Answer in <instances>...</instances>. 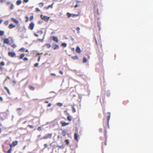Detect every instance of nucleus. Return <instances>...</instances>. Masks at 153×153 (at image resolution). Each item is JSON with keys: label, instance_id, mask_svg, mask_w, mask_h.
<instances>
[{"label": "nucleus", "instance_id": "nucleus-23", "mask_svg": "<svg viewBox=\"0 0 153 153\" xmlns=\"http://www.w3.org/2000/svg\"><path fill=\"white\" fill-rule=\"evenodd\" d=\"M4 32L3 30H0V36H2L4 35Z\"/></svg>", "mask_w": 153, "mask_h": 153}, {"label": "nucleus", "instance_id": "nucleus-41", "mask_svg": "<svg viewBox=\"0 0 153 153\" xmlns=\"http://www.w3.org/2000/svg\"><path fill=\"white\" fill-rule=\"evenodd\" d=\"M106 95L107 96L109 97L110 95V93L109 91H108L107 92Z\"/></svg>", "mask_w": 153, "mask_h": 153}, {"label": "nucleus", "instance_id": "nucleus-31", "mask_svg": "<svg viewBox=\"0 0 153 153\" xmlns=\"http://www.w3.org/2000/svg\"><path fill=\"white\" fill-rule=\"evenodd\" d=\"M48 48H49L51 47V45L49 44H46L45 45Z\"/></svg>", "mask_w": 153, "mask_h": 153}, {"label": "nucleus", "instance_id": "nucleus-45", "mask_svg": "<svg viewBox=\"0 0 153 153\" xmlns=\"http://www.w3.org/2000/svg\"><path fill=\"white\" fill-rule=\"evenodd\" d=\"M23 60L24 61H28V59L26 57H24V58H23Z\"/></svg>", "mask_w": 153, "mask_h": 153}, {"label": "nucleus", "instance_id": "nucleus-43", "mask_svg": "<svg viewBox=\"0 0 153 153\" xmlns=\"http://www.w3.org/2000/svg\"><path fill=\"white\" fill-rule=\"evenodd\" d=\"M35 11L36 12H39L40 11V10L38 8H36L35 9Z\"/></svg>", "mask_w": 153, "mask_h": 153}, {"label": "nucleus", "instance_id": "nucleus-50", "mask_svg": "<svg viewBox=\"0 0 153 153\" xmlns=\"http://www.w3.org/2000/svg\"><path fill=\"white\" fill-rule=\"evenodd\" d=\"M6 0H0V2L3 3Z\"/></svg>", "mask_w": 153, "mask_h": 153}, {"label": "nucleus", "instance_id": "nucleus-61", "mask_svg": "<svg viewBox=\"0 0 153 153\" xmlns=\"http://www.w3.org/2000/svg\"><path fill=\"white\" fill-rule=\"evenodd\" d=\"M78 7V4H76L75 5L74 7L76 8V7Z\"/></svg>", "mask_w": 153, "mask_h": 153}, {"label": "nucleus", "instance_id": "nucleus-34", "mask_svg": "<svg viewBox=\"0 0 153 153\" xmlns=\"http://www.w3.org/2000/svg\"><path fill=\"white\" fill-rule=\"evenodd\" d=\"M87 59H86L85 57H84L83 59V63L86 62H87Z\"/></svg>", "mask_w": 153, "mask_h": 153}, {"label": "nucleus", "instance_id": "nucleus-3", "mask_svg": "<svg viewBox=\"0 0 153 153\" xmlns=\"http://www.w3.org/2000/svg\"><path fill=\"white\" fill-rule=\"evenodd\" d=\"M52 136V133H49L45 134L44 137L41 138V139L46 140L48 139H51V138Z\"/></svg>", "mask_w": 153, "mask_h": 153}, {"label": "nucleus", "instance_id": "nucleus-63", "mask_svg": "<svg viewBox=\"0 0 153 153\" xmlns=\"http://www.w3.org/2000/svg\"><path fill=\"white\" fill-rule=\"evenodd\" d=\"M43 40H44V38L42 39H39V40H40V41H41L42 42H43Z\"/></svg>", "mask_w": 153, "mask_h": 153}, {"label": "nucleus", "instance_id": "nucleus-26", "mask_svg": "<svg viewBox=\"0 0 153 153\" xmlns=\"http://www.w3.org/2000/svg\"><path fill=\"white\" fill-rule=\"evenodd\" d=\"M71 58L73 59H78V57L77 56H72L71 57Z\"/></svg>", "mask_w": 153, "mask_h": 153}, {"label": "nucleus", "instance_id": "nucleus-46", "mask_svg": "<svg viewBox=\"0 0 153 153\" xmlns=\"http://www.w3.org/2000/svg\"><path fill=\"white\" fill-rule=\"evenodd\" d=\"M41 129H42V128L41 127H38V128L37 129V130L39 131H40L41 130Z\"/></svg>", "mask_w": 153, "mask_h": 153}, {"label": "nucleus", "instance_id": "nucleus-10", "mask_svg": "<svg viewBox=\"0 0 153 153\" xmlns=\"http://www.w3.org/2000/svg\"><path fill=\"white\" fill-rule=\"evenodd\" d=\"M4 43V44H8L9 43V41L8 39L5 38L3 40Z\"/></svg>", "mask_w": 153, "mask_h": 153}, {"label": "nucleus", "instance_id": "nucleus-48", "mask_svg": "<svg viewBox=\"0 0 153 153\" xmlns=\"http://www.w3.org/2000/svg\"><path fill=\"white\" fill-rule=\"evenodd\" d=\"M33 16H30V20H33Z\"/></svg>", "mask_w": 153, "mask_h": 153}, {"label": "nucleus", "instance_id": "nucleus-27", "mask_svg": "<svg viewBox=\"0 0 153 153\" xmlns=\"http://www.w3.org/2000/svg\"><path fill=\"white\" fill-rule=\"evenodd\" d=\"M72 14H71L69 13H67V16L68 18H70Z\"/></svg>", "mask_w": 153, "mask_h": 153}, {"label": "nucleus", "instance_id": "nucleus-42", "mask_svg": "<svg viewBox=\"0 0 153 153\" xmlns=\"http://www.w3.org/2000/svg\"><path fill=\"white\" fill-rule=\"evenodd\" d=\"M80 30V28L79 27H77L76 28V30L77 31L78 33H79V30Z\"/></svg>", "mask_w": 153, "mask_h": 153}, {"label": "nucleus", "instance_id": "nucleus-9", "mask_svg": "<svg viewBox=\"0 0 153 153\" xmlns=\"http://www.w3.org/2000/svg\"><path fill=\"white\" fill-rule=\"evenodd\" d=\"M60 123L62 126H65L69 124V123H66L62 121H61Z\"/></svg>", "mask_w": 153, "mask_h": 153}, {"label": "nucleus", "instance_id": "nucleus-47", "mask_svg": "<svg viewBox=\"0 0 153 153\" xmlns=\"http://www.w3.org/2000/svg\"><path fill=\"white\" fill-rule=\"evenodd\" d=\"M128 101L127 100L123 101V103L124 105H126L127 103H128Z\"/></svg>", "mask_w": 153, "mask_h": 153}, {"label": "nucleus", "instance_id": "nucleus-21", "mask_svg": "<svg viewBox=\"0 0 153 153\" xmlns=\"http://www.w3.org/2000/svg\"><path fill=\"white\" fill-rule=\"evenodd\" d=\"M4 88L7 91L8 94H9V95H10V92L9 90L8 89V88L7 87H5Z\"/></svg>", "mask_w": 153, "mask_h": 153}, {"label": "nucleus", "instance_id": "nucleus-62", "mask_svg": "<svg viewBox=\"0 0 153 153\" xmlns=\"http://www.w3.org/2000/svg\"><path fill=\"white\" fill-rule=\"evenodd\" d=\"M10 2H7L6 4H7L8 5L10 4Z\"/></svg>", "mask_w": 153, "mask_h": 153}, {"label": "nucleus", "instance_id": "nucleus-28", "mask_svg": "<svg viewBox=\"0 0 153 153\" xmlns=\"http://www.w3.org/2000/svg\"><path fill=\"white\" fill-rule=\"evenodd\" d=\"M53 3L52 4H51L50 5H49L48 7H47V9H48L49 8H52L53 7Z\"/></svg>", "mask_w": 153, "mask_h": 153}, {"label": "nucleus", "instance_id": "nucleus-17", "mask_svg": "<svg viewBox=\"0 0 153 153\" xmlns=\"http://www.w3.org/2000/svg\"><path fill=\"white\" fill-rule=\"evenodd\" d=\"M78 135L76 133H75L74 134V139L76 141H77L78 140Z\"/></svg>", "mask_w": 153, "mask_h": 153}, {"label": "nucleus", "instance_id": "nucleus-13", "mask_svg": "<svg viewBox=\"0 0 153 153\" xmlns=\"http://www.w3.org/2000/svg\"><path fill=\"white\" fill-rule=\"evenodd\" d=\"M52 39L53 41L56 42H58V39L56 37H55L54 36H53Z\"/></svg>", "mask_w": 153, "mask_h": 153}, {"label": "nucleus", "instance_id": "nucleus-38", "mask_svg": "<svg viewBox=\"0 0 153 153\" xmlns=\"http://www.w3.org/2000/svg\"><path fill=\"white\" fill-rule=\"evenodd\" d=\"M11 47H12L13 48H15L16 47V44H13V45H11Z\"/></svg>", "mask_w": 153, "mask_h": 153}, {"label": "nucleus", "instance_id": "nucleus-24", "mask_svg": "<svg viewBox=\"0 0 153 153\" xmlns=\"http://www.w3.org/2000/svg\"><path fill=\"white\" fill-rule=\"evenodd\" d=\"M79 15V14H72L71 16L73 17H77Z\"/></svg>", "mask_w": 153, "mask_h": 153}, {"label": "nucleus", "instance_id": "nucleus-18", "mask_svg": "<svg viewBox=\"0 0 153 153\" xmlns=\"http://www.w3.org/2000/svg\"><path fill=\"white\" fill-rule=\"evenodd\" d=\"M53 49L54 50L57 49L59 48V47L58 45H55L53 46Z\"/></svg>", "mask_w": 153, "mask_h": 153}, {"label": "nucleus", "instance_id": "nucleus-15", "mask_svg": "<svg viewBox=\"0 0 153 153\" xmlns=\"http://www.w3.org/2000/svg\"><path fill=\"white\" fill-rule=\"evenodd\" d=\"M15 27L16 26L15 25H14L12 24H11L9 25L8 27L10 29H11Z\"/></svg>", "mask_w": 153, "mask_h": 153}, {"label": "nucleus", "instance_id": "nucleus-44", "mask_svg": "<svg viewBox=\"0 0 153 153\" xmlns=\"http://www.w3.org/2000/svg\"><path fill=\"white\" fill-rule=\"evenodd\" d=\"M28 126L29 127H30V128H33L34 127L33 126L29 125H28Z\"/></svg>", "mask_w": 153, "mask_h": 153}, {"label": "nucleus", "instance_id": "nucleus-53", "mask_svg": "<svg viewBox=\"0 0 153 153\" xmlns=\"http://www.w3.org/2000/svg\"><path fill=\"white\" fill-rule=\"evenodd\" d=\"M38 32L40 33L41 34H42L43 33V32L42 31H38Z\"/></svg>", "mask_w": 153, "mask_h": 153}, {"label": "nucleus", "instance_id": "nucleus-55", "mask_svg": "<svg viewBox=\"0 0 153 153\" xmlns=\"http://www.w3.org/2000/svg\"><path fill=\"white\" fill-rule=\"evenodd\" d=\"M40 58H41L40 56L39 57L38 59V62L40 60Z\"/></svg>", "mask_w": 153, "mask_h": 153}, {"label": "nucleus", "instance_id": "nucleus-51", "mask_svg": "<svg viewBox=\"0 0 153 153\" xmlns=\"http://www.w3.org/2000/svg\"><path fill=\"white\" fill-rule=\"evenodd\" d=\"M26 22H28V18L27 16H26Z\"/></svg>", "mask_w": 153, "mask_h": 153}, {"label": "nucleus", "instance_id": "nucleus-19", "mask_svg": "<svg viewBox=\"0 0 153 153\" xmlns=\"http://www.w3.org/2000/svg\"><path fill=\"white\" fill-rule=\"evenodd\" d=\"M29 88L30 90L32 91H33L35 89V88L32 85H30Z\"/></svg>", "mask_w": 153, "mask_h": 153}, {"label": "nucleus", "instance_id": "nucleus-59", "mask_svg": "<svg viewBox=\"0 0 153 153\" xmlns=\"http://www.w3.org/2000/svg\"><path fill=\"white\" fill-rule=\"evenodd\" d=\"M34 35L35 36H36V37H38V35L37 34H36V33H34Z\"/></svg>", "mask_w": 153, "mask_h": 153}, {"label": "nucleus", "instance_id": "nucleus-36", "mask_svg": "<svg viewBox=\"0 0 153 153\" xmlns=\"http://www.w3.org/2000/svg\"><path fill=\"white\" fill-rule=\"evenodd\" d=\"M12 150V148H10V149L7 151V153H11Z\"/></svg>", "mask_w": 153, "mask_h": 153}, {"label": "nucleus", "instance_id": "nucleus-12", "mask_svg": "<svg viewBox=\"0 0 153 153\" xmlns=\"http://www.w3.org/2000/svg\"><path fill=\"white\" fill-rule=\"evenodd\" d=\"M11 19L16 24H18L19 23V21L15 18H12Z\"/></svg>", "mask_w": 153, "mask_h": 153}, {"label": "nucleus", "instance_id": "nucleus-22", "mask_svg": "<svg viewBox=\"0 0 153 153\" xmlns=\"http://www.w3.org/2000/svg\"><path fill=\"white\" fill-rule=\"evenodd\" d=\"M39 6L40 7H42L44 6V4L42 2L40 3L39 4Z\"/></svg>", "mask_w": 153, "mask_h": 153}, {"label": "nucleus", "instance_id": "nucleus-37", "mask_svg": "<svg viewBox=\"0 0 153 153\" xmlns=\"http://www.w3.org/2000/svg\"><path fill=\"white\" fill-rule=\"evenodd\" d=\"M61 45L64 47H65L67 46V44L66 43H62L61 44Z\"/></svg>", "mask_w": 153, "mask_h": 153}, {"label": "nucleus", "instance_id": "nucleus-32", "mask_svg": "<svg viewBox=\"0 0 153 153\" xmlns=\"http://www.w3.org/2000/svg\"><path fill=\"white\" fill-rule=\"evenodd\" d=\"M62 134L64 136H65L66 135V133L65 131H62Z\"/></svg>", "mask_w": 153, "mask_h": 153}, {"label": "nucleus", "instance_id": "nucleus-52", "mask_svg": "<svg viewBox=\"0 0 153 153\" xmlns=\"http://www.w3.org/2000/svg\"><path fill=\"white\" fill-rule=\"evenodd\" d=\"M44 147H45V148H46L47 147L48 145H47V144H45L44 145Z\"/></svg>", "mask_w": 153, "mask_h": 153}, {"label": "nucleus", "instance_id": "nucleus-60", "mask_svg": "<svg viewBox=\"0 0 153 153\" xmlns=\"http://www.w3.org/2000/svg\"><path fill=\"white\" fill-rule=\"evenodd\" d=\"M0 100H1V101H2L3 100L2 97H0Z\"/></svg>", "mask_w": 153, "mask_h": 153}, {"label": "nucleus", "instance_id": "nucleus-14", "mask_svg": "<svg viewBox=\"0 0 153 153\" xmlns=\"http://www.w3.org/2000/svg\"><path fill=\"white\" fill-rule=\"evenodd\" d=\"M25 56V54L24 53H21L19 57V58L20 59H23L24 57Z\"/></svg>", "mask_w": 153, "mask_h": 153}, {"label": "nucleus", "instance_id": "nucleus-29", "mask_svg": "<svg viewBox=\"0 0 153 153\" xmlns=\"http://www.w3.org/2000/svg\"><path fill=\"white\" fill-rule=\"evenodd\" d=\"M14 6L13 4H11L10 6V10H13L14 9Z\"/></svg>", "mask_w": 153, "mask_h": 153}, {"label": "nucleus", "instance_id": "nucleus-20", "mask_svg": "<svg viewBox=\"0 0 153 153\" xmlns=\"http://www.w3.org/2000/svg\"><path fill=\"white\" fill-rule=\"evenodd\" d=\"M22 3V1L20 0H18L17 1L16 4L17 5H19Z\"/></svg>", "mask_w": 153, "mask_h": 153}, {"label": "nucleus", "instance_id": "nucleus-25", "mask_svg": "<svg viewBox=\"0 0 153 153\" xmlns=\"http://www.w3.org/2000/svg\"><path fill=\"white\" fill-rule=\"evenodd\" d=\"M25 50V49L24 48H22L19 49V51L21 52H23Z\"/></svg>", "mask_w": 153, "mask_h": 153}, {"label": "nucleus", "instance_id": "nucleus-16", "mask_svg": "<svg viewBox=\"0 0 153 153\" xmlns=\"http://www.w3.org/2000/svg\"><path fill=\"white\" fill-rule=\"evenodd\" d=\"M4 65L5 63L4 62L2 61L1 62L0 65V69L1 70L2 69V67L1 66H4Z\"/></svg>", "mask_w": 153, "mask_h": 153}, {"label": "nucleus", "instance_id": "nucleus-11", "mask_svg": "<svg viewBox=\"0 0 153 153\" xmlns=\"http://www.w3.org/2000/svg\"><path fill=\"white\" fill-rule=\"evenodd\" d=\"M76 52L78 53H80L81 52L80 48L78 46H77L76 49Z\"/></svg>", "mask_w": 153, "mask_h": 153}, {"label": "nucleus", "instance_id": "nucleus-30", "mask_svg": "<svg viewBox=\"0 0 153 153\" xmlns=\"http://www.w3.org/2000/svg\"><path fill=\"white\" fill-rule=\"evenodd\" d=\"M67 118L68 120L69 121H71L72 120L71 117L70 116H68L67 117Z\"/></svg>", "mask_w": 153, "mask_h": 153}, {"label": "nucleus", "instance_id": "nucleus-8", "mask_svg": "<svg viewBox=\"0 0 153 153\" xmlns=\"http://www.w3.org/2000/svg\"><path fill=\"white\" fill-rule=\"evenodd\" d=\"M22 109V108H18L16 109L18 114L19 115H21L22 113V111H21Z\"/></svg>", "mask_w": 153, "mask_h": 153}, {"label": "nucleus", "instance_id": "nucleus-64", "mask_svg": "<svg viewBox=\"0 0 153 153\" xmlns=\"http://www.w3.org/2000/svg\"><path fill=\"white\" fill-rule=\"evenodd\" d=\"M51 75H52V76H56V74H51Z\"/></svg>", "mask_w": 153, "mask_h": 153}, {"label": "nucleus", "instance_id": "nucleus-57", "mask_svg": "<svg viewBox=\"0 0 153 153\" xmlns=\"http://www.w3.org/2000/svg\"><path fill=\"white\" fill-rule=\"evenodd\" d=\"M51 103H50L48 104V107H50L51 106Z\"/></svg>", "mask_w": 153, "mask_h": 153}, {"label": "nucleus", "instance_id": "nucleus-58", "mask_svg": "<svg viewBox=\"0 0 153 153\" xmlns=\"http://www.w3.org/2000/svg\"><path fill=\"white\" fill-rule=\"evenodd\" d=\"M106 134H107V132L105 131V138H106Z\"/></svg>", "mask_w": 153, "mask_h": 153}, {"label": "nucleus", "instance_id": "nucleus-1", "mask_svg": "<svg viewBox=\"0 0 153 153\" xmlns=\"http://www.w3.org/2000/svg\"><path fill=\"white\" fill-rule=\"evenodd\" d=\"M110 117V114L109 113H108L107 120H104L103 121V126L104 128H105L107 126L109 127V121Z\"/></svg>", "mask_w": 153, "mask_h": 153}, {"label": "nucleus", "instance_id": "nucleus-33", "mask_svg": "<svg viewBox=\"0 0 153 153\" xmlns=\"http://www.w3.org/2000/svg\"><path fill=\"white\" fill-rule=\"evenodd\" d=\"M8 23L9 21L8 20L4 22V24L6 25H8Z\"/></svg>", "mask_w": 153, "mask_h": 153}, {"label": "nucleus", "instance_id": "nucleus-40", "mask_svg": "<svg viewBox=\"0 0 153 153\" xmlns=\"http://www.w3.org/2000/svg\"><path fill=\"white\" fill-rule=\"evenodd\" d=\"M57 105L59 106H62L63 105L60 102L58 103Z\"/></svg>", "mask_w": 153, "mask_h": 153}, {"label": "nucleus", "instance_id": "nucleus-6", "mask_svg": "<svg viewBox=\"0 0 153 153\" xmlns=\"http://www.w3.org/2000/svg\"><path fill=\"white\" fill-rule=\"evenodd\" d=\"M18 144V141L16 140L13 141L11 144H9V146L10 148H12V147H14L16 145Z\"/></svg>", "mask_w": 153, "mask_h": 153}, {"label": "nucleus", "instance_id": "nucleus-4", "mask_svg": "<svg viewBox=\"0 0 153 153\" xmlns=\"http://www.w3.org/2000/svg\"><path fill=\"white\" fill-rule=\"evenodd\" d=\"M9 56L11 57H16V53L14 52L9 51L8 53Z\"/></svg>", "mask_w": 153, "mask_h": 153}, {"label": "nucleus", "instance_id": "nucleus-5", "mask_svg": "<svg viewBox=\"0 0 153 153\" xmlns=\"http://www.w3.org/2000/svg\"><path fill=\"white\" fill-rule=\"evenodd\" d=\"M41 17L42 19L43 20H44L46 22H48L50 19V17H48L47 16H43L42 15H41Z\"/></svg>", "mask_w": 153, "mask_h": 153}, {"label": "nucleus", "instance_id": "nucleus-49", "mask_svg": "<svg viewBox=\"0 0 153 153\" xmlns=\"http://www.w3.org/2000/svg\"><path fill=\"white\" fill-rule=\"evenodd\" d=\"M38 65H39V63H35L34 65V66L35 67H37L38 66Z\"/></svg>", "mask_w": 153, "mask_h": 153}, {"label": "nucleus", "instance_id": "nucleus-2", "mask_svg": "<svg viewBox=\"0 0 153 153\" xmlns=\"http://www.w3.org/2000/svg\"><path fill=\"white\" fill-rule=\"evenodd\" d=\"M94 38L96 44L98 46V44L100 43V36L97 34L96 36H94Z\"/></svg>", "mask_w": 153, "mask_h": 153}, {"label": "nucleus", "instance_id": "nucleus-39", "mask_svg": "<svg viewBox=\"0 0 153 153\" xmlns=\"http://www.w3.org/2000/svg\"><path fill=\"white\" fill-rule=\"evenodd\" d=\"M65 142L67 145H68L69 144V141L68 140H66Z\"/></svg>", "mask_w": 153, "mask_h": 153}, {"label": "nucleus", "instance_id": "nucleus-7", "mask_svg": "<svg viewBox=\"0 0 153 153\" xmlns=\"http://www.w3.org/2000/svg\"><path fill=\"white\" fill-rule=\"evenodd\" d=\"M34 27V24L33 22H31L29 24L28 28L31 30H33Z\"/></svg>", "mask_w": 153, "mask_h": 153}, {"label": "nucleus", "instance_id": "nucleus-35", "mask_svg": "<svg viewBox=\"0 0 153 153\" xmlns=\"http://www.w3.org/2000/svg\"><path fill=\"white\" fill-rule=\"evenodd\" d=\"M72 110L73 112L75 113L76 112V110L75 108H74V107L73 106H72Z\"/></svg>", "mask_w": 153, "mask_h": 153}, {"label": "nucleus", "instance_id": "nucleus-56", "mask_svg": "<svg viewBox=\"0 0 153 153\" xmlns=\"http://www.w3.org/2000/svg\"><path fill=\"white\" fill-rule=\"evenodd\" d=\"M24 1L25 3H27L28 1V0H23Z\"/></svg>", "mask_w": 153, "mask_h": 153}, {"label": "nucleus", "instance_id": "nucleus-54", "mask_svg": "<svg viewBox=\"0 0 153 153\" xmlns=\"http://www.w3.org/2000/svg\"><path fill=\"white\" fill-rule=\"evenodd\" d=\"M59 73L62 75L63 74L62 71H59Z\"/></svg>", "mask_w": 153, "mask_h": 153}]
</instances>
